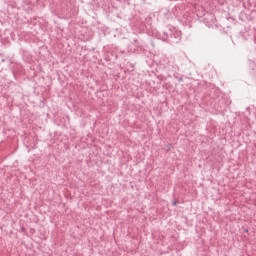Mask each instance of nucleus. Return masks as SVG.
I'll list each match as a JSON object with an SVG mask.
<instances>
[{"label":"nucleus","mask_w":256,"mask_h":256,"mask_svg":"<svg viewBox=\"0 0 256 256\" xmlns=\"http://www.w3.org/2000/svg\"><path fill=\"white\" fill-rule=\"evenodd\" d=\"M166 67H177V65L175 64V58L174 57L168 58V63L166 64Z\"/></svg>","instance_id":"obj_1"},{"label":"nucleus","mask_w":256,"mask_h":256,"mask_svg":"<svg viewBox=\"0 0 256 256\" xmlns=\"http://www.w3.org/2000/svg\"><path fill=\"white\" fill-rule=\"evenodd\" d=\"M179 83H182L183 77L178 78Z\"/></svg>","instance_id":"obj_2"},{"label":"nucleus","mask_w":256,"mask_h":256,"mask_svg":"<svg viewBox=\"0 0 256 256\" xmlns=\"http://www.w3.org/2000/svg\"><path fill=\"white\" fill-rule=\"evenodd\" d=\"M172 205H177V200H174L173 202H172Z\"/></svg>","instance_id":"obj_3"},{"label":"nucleus","mask_w":256,"mask_h":256,"mask_svg":"<svg viewBox=\"0 0 256 256\" xmlns=\"http://www.w3.org/2000/svg\"><path fill=\"white\" fill-rule=\"evenodd\" d=\"M165 39H167V36H166V38H164V41H165Z\"/></svg>","instance_id":"obj_4"}]
</instances>
